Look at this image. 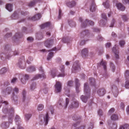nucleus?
Returning a JSON list of instances; mask_svg holds the SVG:
<instances>
[{
    "mask_svg": "<svg viewBox=\"0 0 129 129\" xmlns=\"http://www.w3.org/2000/svg\"><path fill=\"white\" fill-rule=\"evenodd\" d=\"M36 37L38 40H41L43 38L42 34L41 32L37 33L36 35Z\"/></svg>",
    "mask_w": 129,
    "mask_h": 129,
    "instance_id": "4be33fe9",
    "label": "nucleus"
},
{
    "mask_svg": "<svg viewBox=\"0 0 129 129\" xmlns=\"http://www.w3.org/2000/svg\"><path fill=\"white\" fill-rule=\"evenodd\" d=\"M90 10L91 11L93 12L95 11L96 5L94 2L93 1L91 3L90 6Z\"/></svg>",
    "mask_w": 129,
    "mask_h": 129,
    "instance_id": "4468645a",
    "label": "nucleus"
},
{
    "mask_svg": "<svg viewBox=\"0 0 129 129\" xmlns=\"http://www.w3.org/2000/svg\"><path fill=\"white\" fill-rule=\"evenodd\" d=\"M116 46L115 45V47H114L112 48V51L115 54V56L116 58L117 59L119 58V56L118 55L119 51L118 50H117Z\"/></svg>",
    "mask_w": 129,
    "mask_h": 129,
    "instance_id": "9d476101",
    "label": "nucleus"
},
{
    "mask_svg": "<svg viewBox=\"0 0 129 129\" xmlns=\"http://www.w3.org/2000/svg\"><path fill=\"white\" fill-rule=\"evenodd\" d=\"M64 67L63 65H61L60 67V70L61 73L57 75L58 77H64L66 75L64 71Z\"/></svg>",
    "mask_w": 129,
    "mask_h": 129,
    "instance_id": "423d86ee",
    "label": "nucleus"
},
{
    "mask_svg": "<svg viewBox=\"0 0 129 129\" xmlns=\"http://www.w3.org/2000/svg\"><path fill=\"white\" fill-rule=\"evenodd\" d=\"M20 119V117L19 116H18V115H16V117H15V121L16 123V124H18L17 122L18 121H19Z\"/></svg>",
    "mask_w": 129,
    "mask_h": 129,
    "instance_id": "37998d69",
    "label": "nucleus"
},
{
    "mask_svg": "<svg viewBox=\"0 0 129 129\" xmlns=\"http://www.w3.org/2000/svg\"><path fill=\"white\" fill-rule=\"evenodd\" d=\"M79 20L81 22V26L82 27H85L88 24L91 25H93L94 24V22L92 21H89L88 19L84 20L81 17L79 18Z\"/></svg>",
    "mask_w": 129,
    "mask_h": 129,
    "instance_id": "f03ea898",
    "label": "nucleus"
},
{
    "mask_svg": "<svg viewBox=\"0 0 129 129\" xmlns=\"http://www.w3.org/2000/svg\"><path fill=\"white\" fill-rule=\"evenodd\" d=\"M125 87L126 88L129 89V81H126Z\"/></svg>",
    "mask_w": 129,
    "mask_h": 129,
    "instance_id": "de8ad7c7",
    "label": "nucleus"
},
{
    "mask_svg": "<svg viewBox=\"0 0 129 129\" xmlns=\"http://www.w3.org/2000/svg\"><path fill=\"white\" fill-rule=\"evenodd\" d=\"M36 4V2L33 0V1L30 2L28 4V6L29 7L33 6Z\"/></svg>",
    "mask_w": 129,
    "mask_h": 129,
    "instance_id": "ea45409f",
    "label": "nucleus"
},
{
    "mask_svg": "<svg viewBox=\"0 0 129 129\" xmlns=\"http://www.w3.org/2000/svg\"><path fill=\"white\" fill-rule=\"evenodd\" d=\"M69 103V99L67 98H66V105L65 106V108H66L67 107V106Z\"/></svg>",
    "mask_w": 129,
    "mask_h": 129,
    "instance_id": "3c124183",
    "label": "nucleus"
},
{
    "mask_svg": "<svg viewBox=\"0 0 129 129\" xmlns=\"http://www.w3.org/2000/svg\"><path fill=\"white\" fill-rule=\"evenodd\" d=\"M13 91L16 93H18L19 92V90L18 88L15 87L13 89Z\"/></svg>",
    "mask_w": 129,
    "mask_h": 129,
    "instance_id": "338daca9",
    "label": "nucleus"
},
{
    "mask_svg": "<svg viewBox=\"0 0 129 129\" xmlns=\"http://www.w3.org/2000/svg\"><path fill=\"white\" fill-rule=\"evenodd\" d=\"M115 21L114 19H113L111 22L110 25V27H113Z\"/></svg>",
    "mask_w": 129,
    "mask_h": 129,
    "instance_id": "5fc2aeb1",
    "label": "nucleus"
},
{
    "mask_svg": "<svg viewBox=\"0 0 129 129\" xmlns=\"http://www.w3.org/2000/svg\"><path fill=\"white\" fill-rule=\"evenodd\" d=\"M6 9L9 11L11 12L12 11V5L10 4H8L6 6Z\"/></svg>",
    "mask_w": 129,
    "mask_h": 129,
    "instance_id": "393cba45",
    "label": "nucleus"
},
{
    "mask_svg": "<svg viewBox=\"0 0 129 129\" xmlns=\"http://www.w3.org/2000/svg\"><path fill=\"white\" fill-rule=\"evenodd\" d=\"M9 124L7 122H4L1 124V126L4 128H6L9 126Z\"/></svg>",
    "mask_w": 129,
    "mask_h": 129,
    "instance_id": "cd10ccee",
    "label": "nucleus"
},
{
    "mask_svg": "<svg viewBox=\"0 0 129 129\" xmlns=\"http://www.w3.org/2000/svg\"><path fill=\"white\" fill-rule=\"evenodd\" d=\"M36 68L34 66H30L27 69V71L29 72H32L35 71Z\"/></svg>",
    "mask_w": 129,
    "mask_h": 129,
    "instance_id": "bb28decb",
    "label": "nucleus"
},
{
    "mask_svg": "<svg viewBox=\"0 0 129 129\" xmlns=\"http://www.w3.org/2000/svg\"><path fill=\"white\" fill-rule=\"evenodd\" d=\"M17 65L18 67L21 68L22 69L24 68V67H23V65L22 64V62L21 60H20V61H19V62L18 63Z\"/></svg>",
    "mask_w": 129,
    "mask_h": 129,
    "instance_id": "4c0bfd02",
    "label": "nucleus"
},
{
    "mask_svg": "<svg viewBox=\"0 0 129 129\" xmlns=\"http://www.w3.org/2000/svg\"><path fill=\"white\" fill-rule=\"evenodd\" d=\"M112 129H116L117 128V124L116 123H113L111 126Z\"/></svg>",
    "mask_w": 129,
    "mask_h": 129,
    "instance_id": "c03bdc74",
    "label": "nucleus"
},
{
    "mask_svg": "<svg viewBox=\"0 0 129 129\" xmlns=\"http://www.w3.org/2000/svg\"><path fill=\"white\" fill-rule=\"evenodd\" d=\"M90 90L87 83L84 85V92L85 95H82L80 99L84 103H86L88 98H89L90 96Z\"/></svg>",
    "mask_w": 129,
    "mask_h": 129,
    "instance_id": "f257e3e1",
    "label": "nucleus"
},
{
    "mask_svg": "<svg viewBox=\"0 0 129 129\" xmlns=\"http://www.w3.org/2000/svg\"><path fill=\"white\" fill-rule=\"evenodd\" d=\"M111 118L112 120L115 121L118 119V117L117 115L114 114L111 117Z\"/></svg>",
    "mask_w": 129,
    "mask_h": 129,
    "instance_id": "b1692460",
    "label": "nucleus"
},
{
    "mask_svg": "<svg viewBox=\"0 0 129 129\" xmlns=\"http://www.w3.org/2000/svg\"><path fill=\"white\" fill-rule=\"evenodd\" d=\"M103 5L105 8H108L109 7L110 5L108 1H106L105 2H103Z\"/></svg>",
    "mask_w": 129,
    "mask_h": 129,
    "instance_id": "f704fd0d",
    "label": "nucleus"
},
{
    "mask_svg": "<svg viewBox=\"0 0 129 129\" xmlns=\"http://www.w3.org/2000/svg\"><path fill=\"white\" fill-rule=\"evenodd\" d=\"M97 39L99 41H101L103 40L104 38L101 35H99L97 37Z\"/></svg>",
    "mask_w": 129,
    "mask_h": 129,
    "instance_id": "8fccbe9b",
    "label": "nucleus"
},
{
    "mask_svg": "<svg viewBox=\"0 0 129 129\" xmlns=\"http://www.w3.org/2000/svg\"><path fill=\"white\" fill-rule=\"evenodd\" d=\"M116 6L118 9L121 11H123L125 9L124 6L121 3H117L116 4Z\"/></svg>",
    "mask_w": 129,
    "mask_h": 129,
    "instance_id": "ddd939ff",
    "label": "nucleus"
},
{
    "mask_svg": "<svg viewBox=\"0 0 129 129\" xmlns=\"http://www.w3.org/2000/svg\"><path fill=\"white\" fill-rule=\"evenodd\" d=\"M129 128V125L127 124H125L121 126L119 129H128Z\"/></svg>",
    "mask_w": 129,
    "mask_h": 129,
    "instance_id": "473e14b6",
    "label": "nucleus"
},
{
    "mask_svg": "<svg viewBox=\"0 0 129 129\" xmlns=\"http://www.w3.org/2000/svg\"><path fill=\"white\" fill-rule=\"evenodd\" d=\"M7 70L6 68H2L0 71V74H3L7 72Z\"/></svg>",
    "mask_w": 129,
    "mask_h": 129,
    "instance_id": "c9c22d12",
    "label": "nucleus"
},
{
    "mask_svg": "<svg viewBox=\"0 0 129 129\" xmlns=\"http://www.w3.org/2000/svg\"><path fill=\"white\" fill-rule=\"evenodd\" d=\"M91 85L95 86V81L94 79L93 78H91L89 79Z\"/></svg>",
    "mask_w": 129,
    "mask_h": 129,
    "instance_id": "c85d7f7f",
    "label": "nucleus"
},
{
    "mask_svg": "<svg viewBox=\"0 0 129 129\" xmlns=\"http://www.w3.org/2000/svg\"><path fill=\"white\" fill-rule=\"evenodd\" d=\"M121 17L124 21H126L128 20V18L126 15H122L121 16Z\"/></svg>",
    "mask_w": 129,
    "mask_h": 129,
    "instance_id": "79ce46f5",
    "label": "nucleus"
},
{
    "mask_svg": "<svg viewBox=\"0 0 129 129\" xmlns=\"http://www.w3.org/2000/svg\"><path fill=\"white\" fill-rule=\"evenodd\" d=\"M88 51L87 48H84L81 51L82 56H86L87 54Z\"/></svg>",
    "mask_w": 129,
    "mask_h": 129,
    "instance_id": "5701e85b",
    "label": "nucleus"
},
{
    "mask_svg": "<svg viewBox=\"0 0 129 129\" xmlns=\"http://www.w3.org/2000/svg\"><path fill=\"white\" fill-rule=\"evenodd\" d=\"M79 106V103L78 101L75 99H73L71 105V108H76Z\"/></svg>",
    "mask_w": 129,
    "mask_h": 129,
    "instance_id": "1a4fd4ad",
    "label": "nucleus"
},
{
    "mask_svg": "<svg viewBox=\"0 0 129 129\" xmlns=\"http://www.w3.org/2000/svg\"><path fill=\"white\" fill-rule=\"evenodd\" d=\"M111 44L110 43H108L106 44V48H109L111 46Z\"/></svg>",
    "mask_w": 129,
    "mask_h": 129,
    "instance_id": "69168bd1",
    "label": "nucleus"
},
{
    "mask_svg": "<svg viewBox=\"0 0 129 129\" xmlns=\"http://www.w3.org/2000/svg\"><path fill=\"white\" fill-rule=\"evenodd\" d=\"M98 113L100 116L102 115L103 114V113L102 110L100 109L98 111Z\"/></svg>",
    "mask_w": 129,
    "mask_h": 129,
    "instance_id": "052dcab7",
    "label": "nucleus"
},
{
    "mask_svg": "<svg viewBox=\"0 0 129 129\" xmlns=\"http://www.w3.org/2000/svg\"><path fill=\"white\" fill-rule=\"evenodd\" d=\"M50 25V23L49 22H47L43 24L40 26L41 28L42 29H43L45 27L49 26Z\"/></svg>",
    "mask_w": 129,
    "mask_h": 129,
    "instance_id": "a878e982",
    "label": "nucleus"
},
{
    "mask_svg": "<svg viewBox=\"0 0 129 129\" xmlns=\"http://www.w3.org/2000/svg\"><path fill=\"white\" fill-rule=\"evenodd\" d=\"M62 16V14H61V11L59 9V15L58 16V19H60L61 16Z\"/></svg>",
    "mask_w": 129,
    "mask_h": 129,
    "instance_id": "4d7b16f0",
    "label": "nucleus"
},
{
    "mask_svg": "<svg viewBox=\"0 0 129 129\" xmlns=\"http://www.w3.org/2000/svg\"><path fill=\"white\" fill-rule=\"evenodd\" d=\"M114 108H111L109 111L108 113L109 114H111L112 113L114 112Z\"/></svg>",
    "mask_w": 129,
    "mask_h": 129,
    "instance_id": "864d4df0",
    "label": "nucleus"
},
{
    "mask_svg": "<svg viewBox=\"0 0 129 129\" xmlns=\"http://www.w3.org/2000/svg\"><path fill=\"white\" fill-rule=\"evenodd\" d=\"M57 71L56 70H53L51 71L50 73L52 77L54 78L57 75Z\"/></svg>",
    "mask_w": 129,
    "mask_h": 129,
    "instance_id": "a211bd4d",
    "label": "nucleus"
},
{
    "mask_svg": "<svg viewBox=\"0 0 129 129\" xmlns=\"http://www.w3.org/2000/svg\"><path fill=\"white\" fill-rule=\"evenodd\" d=\"M36 84L35 83H32L30 85V89L31 90H34L36 88Z\"/></svg>",
    "mask_w": 129,
    "mask_h": 129,
    "instance_id": "7c9ffc66",
    "label": "nucleus"
},
{
    "mask_svg": "<svg viewBox=\"0 0 129 129\" xmlns=\"http://www.w3.org/2000/svg\"><path fill=\"white\" fill-rule=\"evenodd\" d=\"M25 119L26 120H28L31 116V115L29 114H26L25 115Z\"/></svg>",
    "mask_w": 129,
    "mask_h": 129,
    "instance_id": "a19ab883",
    "label": "nucleus"
},
{
    "mask_svg": "<svg viewBox=\"0 0 129 129\" xmlns=\"http://www.w3.org/2000/svg\"><path fill=\"white\" fill-rule=\"evenodd\" d=\"M13 115L12 113L9 114L8 119L9 122L10 123H12V120L13 119Z\"/></svg>",
    "mask_w": 129,
    "mask_h": 129,
    "instance_id": "6ab92c4d",
    "label": "nucleus"
},
{
    "mask_svg": "<svg viewBox=\"0 0 129 129\" xmlns=\"http://www.w3.org/2000/svg\"><path fill=\"white\" fill-rule=\"evenodd\" d=\"M17 129H24V128L21 126L20 124L18 125Z\"/></svg>",
    "mask_w": 129,
    "mask_h": 129,
    "instance_id": "774afa93",
    "label": "nucleus"
},
{
    "mask_svg": "<svg viewBox=\"0 0 129 129\" xmlns=\"http://www.w3.org/2000/svg\"><path fill=\"white\" fill-rule=\"evenodd\" d=\"M106 92V91L104 88H100L97 91L98 94L100 96H103L104 95Z\"/></svg>",
    "mask_w": 129,
    "mask_h": 129,
    "instance_id": "6e6552de",
    "label": "nucleus"
},
{
    "mask_svg": "<svg viewBox=\"0 0 129 129\" xmlns=\"http://www.w3.org/2000/svg\"><path fill=\"white\" fill-rule=\"evenodd\" d=\"M55 87L56 92H60L61 91L62 88L61 84L59 82H56L55 85Z\"/></svg>",
    "mask_w": 129,
    "mask_h": 129,
    "instance_id": "20e7f679",
    "label": "nucleus"
},
{
    "mask_svg": "<svg viewBox=\"0 0 129 129\" xmlns=\"http://www.w3.org/2000/svg\"><path fill=\"white\" fill-rule=\"evenodd\" d=\"M27 40L28 41L31 42L33 41V39L32 37H29L27 38Z\"/></svg>",
    "mask_w": 129,
    "mask_h": 129,
    "instance_id": "0e129e2a",
    "label": "nucleus"
},
{
    "mask_svg": "<svg viewBox=\"0 0 129 129\" xmlns=\"http://www.w3.org/2000/svg\"><path fill=\"white\" fill-rule=\"evenodd\" d=\"M76 3L75 1H72L71 2H69L67 3V6L70 8H72L76 5Z\"/></svg>",
    "mask_w": 129,
    "mask_h": 129,
    "instance_id": "f3484780",
    "label": "nucleus"
},
{
    "mask_svg": "<svg viewBox=\"0 0 129 129\" xmlns=\"http://www.w3.org/2000/svg\"><path fill=\"white\" fill-rule=\"evenodd\" d=\"M80 69V65L78 62L77 61L75 62L72 66V71L74 72V71H79Z\"/></svg>",
    "mask_w": 129,
    "mask_h": 129,
    "instance_id": "39448f33",
    "label": "nucleus"
},
{
    "mask_svg": "<svg viewBox=\"0 0 129 129\" xmlns=\"http://www.w3.org/2000/svg\"><path fill=\"white\" fill-rule=\"evenodd\" d=\"M99 23L100 24V25H104L105 24V23H104V21L102 20H101L99 22Z\"/></svg>",
    "mask_w": 129,
    "mask_h": 129,
    "instance_id": "13d9d810",
    "label": "nucleus"
},
{
    "mask_svg": "<svg viewBox=\"0 0 129 129\" xmlns=\"http://www.w3.org/2000/svg\"><path fill=\"white\" fill-rule=\"evenodd\" d=\"M23 78V79L22 78L21 79V82L23 84H25L26 82V81L29 79V76L28 75L26 74L24 77Z\"/></svg>",
    "mask_w": 129,
    "mask_h": 129,
    "instance_id": "dca6fc26",
    "label": "nucleus"
},
{
    "mask_svg": "<svg viewBox=\"0 0 129 129\" xmlns=\"http://www.w3.org/2000/svg\"><path fill=\"white\" fill-rule=\"evenodd\" d=\"M81 117L80 116L74 115L73 117V119L74 120H75L81 119Z\"/></svg>",
    "mask_w": 129,
    "mask_h": 129,
    "instance_id": "58836bf2",
    "label": "nucleus"
},
{
    "mask_svg": "<svg viewBox=\"0 0 129 129\" xmlns=\"http://www.w3.org/2000/svg\"><path fill=\"white\" fill-rule=\"evenodd\" d=\"M73 82L72 81H69L67 83V86H72L73 85Z\"/></svg>",
    "mask_w": 129,
    "mask_h": 129,
    "instance_id": "09e8293b",
    "label": "nucleus"
},
{
    "mask_svg": "<svg viewBox=\"0 0 129 129\" xmlns=\"http://www.w3.org/2000/svg\"><path fill=\"white\" fill-rule=\"evenodd\" d=\"M125 44V42L124 41H121L119 42V44L121 47H123Z\"/></svg>",
    "mask_w": 129,
    "mask_h": 129,
    "instance_id": "49530a36",
    "label": "nucleus"
},
{
    "mask_svg": "<svg viewBox=\"0 0 129 129\" xmlns=\"http://www.w3.org/2000/svg\"><path fill=\"white\" fill-rule=\"evenodd\" d=\"M53 43V40H47L45 43V45L47 47H49L52 46Z\"/></svg>",
    "mask_w": 129,
    "mask_h": 129,
    "instance_id": "0eeeda50",
    "label": "nucleus"
},
{
    "mask_svg": "<svg viewBox=\"0 0 129 129\" xmlns=\"http://www.w3.org/2000/svg\"><path fill=\"white\" fill-rule=\"evenodd\" d=\"M53 53L51 52L49 53L48 55L47 59V60H50L53 57Z\"/></svg>",
    "mask_w": 129,
    "mask_h": 129,
    "instance_id": "c756f323",
    "label": "nucleus"
},
{
    "mask_svg": "<svg viewBox=\"0 0 129 129\" xmlns=\"http://www.w3.org/2000/svg\"><path fill=\"white\" fill-rule=\"evenodd\" d=\"M125 76L126 77H129V71L127 70L126 71Z\"/></svg>",
    "mask_w": 129,
    "mask_h": 129,
    "instance_id": "e2e57ef3",
    "label": "nucleus"
},
{
    "mask_svg": "<svg viewBox=\"0 0 129 129\" xmlns=\"http://www.w3.org/2000/svg\"><path fill=\"white\" fill-rule=\"evenodd\" d=\"M44 107V105L43 104H39L38 106V110L39 111H41L43 109Z\"/></svg>",
    "mask_w": 129,
    "mask_h": 129,
    "instance_id": "e433bc0d",
    "label": "nucleus"
},
{
    "mask_svg": "<svg viewBox=\"0 0 129 129\" xmlns=\"http://www.w3.org/2000/svg\"><path fill=\"white\" fill-rule=\"evenodd\" d=\"M41 17V15L40 13H38L33 17H29V19L33 21H35L39 19Z\"/></svg>",
    "mask_w": 129,
    "mask_h": 129,
    "instance_id": "f8f14e48",
    "label": "nucleus"
},
{
    "mask_svg": "<svg viewBox=\"0 0 129 129\" xmlns=\"http://www.w3.org/2000/svg\"><path fill=\"white\" fill-rule=\"evenodd\" d=\"M8 112V110L7 108L4 107L3 109V112L4 113H6Z\"/></svg>",
    "mask_w": 129,
    "mask_h": 129,
    "instance_id": "bf43d9fd",
    "label": "nucleus"
},
{
    "mask_svg": "<svg viewBox=\"0 0 129 129\" xmlns=\"http://www.w3.org/2000/svg\"><path fill=\"white\" fill-rule=\"evenodd\" d=\"M19 15L16 12H15L12 16V17L13 19H16L18 18Z\"/></svg>",
    "mask_w": 129,
    "mask_h": 129,
    "instance_id": "412c9836",
    "label": "nucleus"
},
{
    "mask_svg": "<svg viewBox=\"0 0 129 129\" xmlns=\"http://www.w3.org/2000/svg\"><path fill=\"white\" fill-rule=\"evenodd\" d=\"M102 17L103 18L105 19L106 20H107V17L106 15L104 13H103L102 14Z\"/></svg>",
    "mask_w": 129,
    "mask_h": 129,
    "instance_id": "6e6d98bb",
    "label": "nucleus"
},
{
    "mask_svg": "<svg viewBox=\"0 0 129 129\" xmlns=\"http://www.w3.org/2000/svg\"><path fill=\"white\" fill-rule=\"evenodd\" d=\"M110 67L112 68L113 72H114L115 70V67L114 64L112 62L110 63Z\"/></svg>",
    "mask_w": 129,
    "mask_h": 129,
    "instance_id": "603ef678",
    "label": "nucleus"
},
{
    "mask_svg": "<svg viewBox=\"0 0 129 129\" xmlns=\"http://www.w3.org/2000/svg\"><path fill=\"white\" fill-rule=\"evenodd\" d=\"M39 70L40 72H41L42 73V74H38L36 75L33 78V80H36L39 78H41L42 77L43 78H45V76L44 74L43 73L44 70L41 67H40L39 68Z\"/></svg>",
    "mask_w": 129,
    "mask_h": 129,
    "instance_id": "7ed1b4c3",
    "label": "nucleus"
},
{
    "mask_svg": "<svg viewBox=\"0 0 129 129\" xmlns=\"http://www.w3.org/2000/svg\"><path fill=\"white\" fill-rule=\"evenodd\" d=\"M79 80L77 79H76L75 80V83L76 84V88L77 92H79V87L80 86V84L79 83Z\"/></svg>",
    "mask_w": 129,
    "mask_h": 129,
    "instance_id": "2eb2a0df",
    "label": "nucleus"
},
{
    "mask_svg": "<svg viewBox=\"0 0 129 129\" xmlns=\"http://www.w3.org/2000/svg\"><path fill=\"white\" fill-rule=\"evenodd\" d=\"M112 91L115 97H116L118 94V89L116 86L113 85L112 87Z\"/></svg>",
    "mask_w": 129,
    "mask_h": 129,
    "instance_id": "9b49d317",
    "label": "nucleus"
},
{
    "mask_svg": "<svg viewBox=\"0 0 129 129\" xmlns=\"http://www.w3.org/2000/svg\"><path fill=\"white\" fill-rule=\"evenodd\" d=\"M49 116L48 113H47L46 115L45 118H44V120L45 122V124L46 125L48 123V121Z\"/></svg>",
    "mask_w": 129,
    "mask_h": 129,
    "instance_id": "72a5a7b5",
    "label": "nucleus"
},
{
    "mask_svg": "<svg viewBox=\"0 0 129 129\" xmlns=\"http://www.w3.org/2000/svg\"><path fill=\"white\" fill-rule=\"evenodd\" d=\"M100 64L102 65L104 69L105 70L106 69V62L105 61H102L101 63Z\"/></svg>",
    "mask_w": 129,
    "mask_h": 129,
    "instance_id": "2f4dec72",
    "label": "nucleus"
},
{
    "mask_svg": "<svg viewBox=\"0 0 129 129\" xmlns=\"http://www.w3.org/2000/svg\"><path fill=\"white\" fill-rule=\"evenodd\" d=\"M12 90V87H7L5 91V93L6 94H10Z\"/></svg>",
    "mask_w": 129,
    "mask_h": 129,
    "instance_id": "aec40b11",
    "label": "nucleus"
},
{
    "mask_svg": "<svg viewBox=\"0 0 129 129\" xmlns=\"http://www.w3.org/2000/svg\"><path fill=\"white\" fill-rule=\"evenodd\" d=\"M26 92L24 90H23L22 92V94L23 98V100H24L25 97Z\"/></svg>",
    "mask_w": 129,
    "mask_h": 129,
    "instance_id": "680f3d73",
    "label": "nucleus"
},
{
    "mask_svg": "<svg viewBox=\"0 0 129 129\" xmlns=\"http://www.w3.org/2000/svg\"><path fill=\"white\" fill-rule=\"evenodd\" d=\"M89 34V32L87 30H86L82 32L81 33V35H87Z\"/></svg>",
    "mask_w": 129,
    "mask_h": 129,
    "instance_id": "a18cd8bd",
    "label": "nucleus"
}]
</instances>
